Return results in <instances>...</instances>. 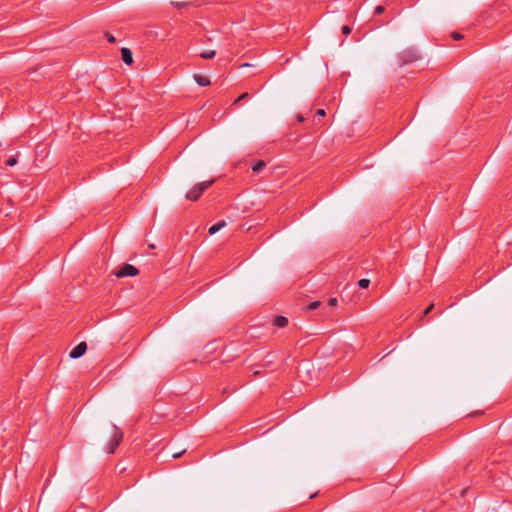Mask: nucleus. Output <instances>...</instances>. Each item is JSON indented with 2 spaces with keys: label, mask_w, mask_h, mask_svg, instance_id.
<instances>
[{
  "label": "nucleus",
  "mask_w": 512,
  "mask_h": 512,
  "mask_svg": "<svg viewBox=\"0 0 512 512\" xmlns=\"http://www.w3.org/2000/svg\"><path fill=\"white\" fill-rule=\"evenodd\" d=\"M110 433H111V439L107 442L105 449L108 453L111 454V453H114L116 448L122 442L123 432L117 425L111 424L110 425Z\"/></svg>",
  "instance_id": "nucleus-1"
},
{
  "label": "nucleus",
  "mask_w": 512,
  "mask_h": 512,
  "mask_svg": "<svg viewBox=\"0 0 512 512\" xmlns=\"http://www.w3.org/2000/svg\"><path fill=\"white\" fill-rule=\"evenodd\" d=\"M214 180L204 181L195 184L185 195V198L189 201H196L200 198V196L207 190L212 184Z\"/></svg>",
  "instance_id": "nucleus-2"
},
{
  "label": "nucleus",
  "mask_w": 512,
  "mask_h": 512,
  "mask_svg": "<svg viewBox=\"0 0 512 512\" xmlns=\"http://www.w3.org/2000/svg\"><path fill=\"white\" fill-rule=\"evenodd\" d=\"M418 58L419 57H418L417 51L413 50V49H409V50L402 52L399 55V64L402 66L407 63H412V62H415Z\"/></svg>",
  "instance_id": "nucleus-3"
},
{
  "label": "nucleus",
  "mask_w": 512,
  "mask_h": 512,
  "mask_svg": "<svg viewBox=\"0 0 512 512\" xmlns=\"http://www.w3.org/2000/svg\"><path fill=\"white\" fill-rule=\"evenodd\" d=\"M139 274V269L131 264H124L115 275L118 278L127 277V276H136Z\"/></svg>",
  "instance_id": "nucleus-4"
},
{
  "label": "nucleus",
  "mask_w": 512,
  "mask_h": 512,
  "mask_svg": "<svg viewBox=\"0 0 512 512\" xmlns=\"http://www.w3.org/2000/svg\"><path fill=\"white\" fill-rule=\"evenodd\" d=\"M87 350V344L86 342H80L78 345H76L70 352V358L77 359L85 354Z\"/></svg>",
  "instance_id": "nucleus-5"
},
{
  "label": "nucleus",
  "mask_w": 512,
  "mask_h": 512,
  "mask_svg": "<svg viewBox=\"0 0 512 512\" xmlns=\"http://www.w3.org/2000/svg\"><path fill=\"white\" fill-rule=\"evenodd\" d=\"M121 56H122V60L123 62L126 64V65H131L133 63V56H132V52L129 48H122L121 49Z\"/></svg>",
  "instance_id": "nucleus-6"
},
{
  "label": "nucleus",
  "mask_w": 512,
  "mask_h": 512,
  "mask_svg": "<svg viewBox=\"0 0 512 512\" xmlns=\"http://www.w3.org/2000/svg\"><path fill=\"white\" fill-rule=\"evenodd\" d=\"M194 80L196 81V83L199 86H203V87L209 86L211 84V82H210L208 77L200 75V74H195L194 75Z\"/></svg>",
  "instance_id": "nucleus-7"
},
{
  "label": "nucleus",
  "mask_w": 512,
  "mask_h": 512,
  "mask_svg": "<svg viewBox=\"0 0 512 512\" xmlns=\"http://www.w3.org/2000/svg\"><path fill=\"white\" fill-rule=\"evenodd\" d=\"M273 325L278 328H284L288 325V319L284 316H276Z\"/></svg>",
  "instance_id": "nucleus-8"
},
{
  "label": "nucleus",
  "mask_w": 512,
  "mask_h": 512,
  "mask_svg": "<svg viewBox=\"0 0 512 512\" xmlns=\"http://www.w3.org/2000/svg\"><path fill=\"white\" fill-rule=\"evenodd\" d=\"M225 225H226V222H225L224 220H222V221H220V222H218V223H216V224L212 225V226L209 228L208 232H209V234H210V235H213V234L217 233V232H218L221 228H223Z\"/></svg>",
  "instance_id": "nucleus-9"
},
{
  "label": "nucleus",
  "mask_w": 512,
  "mask_h": 512,
  "mask_svg": "<svg viewBox=\"0 0 512 512\" xmlns=\"http://www.w3.org/2000/svg\"><path fill=\"white\" fill-rule=\"evenodd\" d=\"M266 167V162L263 161V160H258L252 167V170L254 172H260L262 171V169H264Z\"/></svg>",
  "instance_id": "nucleus-10"
},
{
  "label": "nucleus",
  "mask_w": 512,
  "mask_h": 512,
  "mask_svg": "<svg viewBox=\"0 0 512 512\" xmlns=\"http://www.w3.org/2000/svg\"><path fill=\"white\" fill-rule=\"evenodd\" d=\"M216 55L215 50H207L200 53L202 59H212Z\"/></svg>",
  "instance_id": "nucleus-11"
},
{
  "label": "nucleus",
  "mask_w": 512,
  "mask_h": 512,
  "mask_svg": "<svg viewBox=\"0 0 512 512\" xmlns=\"http://www.w3.org/2000/svg\"><path fill=\"white\" fill-rule=\"evenodd\" d=\"M249 97H250L249 93L244 92L233 102V105H235V106L240 105L242 101L248 100Z\"/></svg>",
  "instance_id": "nucleus-12"
},
{
  "label": "nucleus",
  "mask_w": 512,
  "mask_h": 512,
  "mask_svg": "<svg viewBox=\"0 0 512 512\" xmlns=\"http://www.w3.org/2000/svg\"><path fill=\"white\" fill-rule=\"evenodd\" d=\"M171 5L175 8H185L191 5L190 2H179V1H172Z\"/></svg>",
  "instance_id": "nucleus-13"
},
{
  "label": "nucleus",
  "mask_w": 512,
  "mask_h": 512,
  "mask_svg": "<svg viewBox=\"0 0 512 512\" xmlns=\"http://www.w3.org/2000/svg\"><path fill=\"white\" fill-rule=\"evenodd\" d=\"M369 284H370V280H369V279H365V278H363V279H360V280L358 281V286H359L360 288H362V289H366V288H368V287H369Z\"/></svg>",
  "instance_id": "nucleus-14"
},
{
  "label": "nucleus",
  "mask_w": 512,
  "mask_h": 512,
  "mask_svg": "<svg viewBox=\"0 0 512 512\" xmlns=\"http://www.w3.org/2000/svg\"><path fill=\"white\" fill-rule=\"evenodd\" d=\"M313 115V119L315 120V118H318V119H322L325 115H326V112L324 109H318Z\"/></svg>",
  "instance_id": "nucleus-15"
},
{
  "label": "nucleus",
  "mask_w": 512,
  "mask_h": 512,
  "mask_svg": "<svg viewBox=\"0 0 512 512\" xmlns=\"http://www.w3.org/2000/svg\"><path fill=\"white\" fill-rule=\"evenodd\" d=\"M296 120H297L298 123H307L308 124V121L310 120V117L309 116L304 117L303 115L298 114L296 116Z\"/></svg>",
  "instance_id": "nucleus-16"
},
{
  "label": "nucleus",
  "mask_w": 512,
  "mask_h": 512,
  "mask_svg": "<svg viewBox=\"0 0 512 512\" xmlns=\"http://www.w3.org/2000/svg\"><path fill=\"white\" fill-rule=\"evenodd\" d=\"M310 117V120L308 121V124L309 125H321L320 121L321 119H318V118H315V120L313 119V115L309 116Z\"/></svg>",
  "instance_id": "nucleus-17"
},
{
  "label": "nucleus",
  "mask_w": 512,
  "mask_h": 512,
  "mask_svg": "<svg viewBox=\"0 0 512 512\" xmlns=\"http://www.w3.org/2000/svg\"><path fill=\"white\" fill-rule=\"evenodd\" d=\"M16 164H17V158H16V157H14V156H12V157H10V158H8V159L6 160V165H7V166H14V165H16Z\"/></svg>",
  "instance_id": "nucleus-18"
},
{
  "label": "nucleus",
  "mask_w": 512,
  "mask_h": 512,
  "mask_svg": "<svg viewBox=\"0 0 512 512\" xmlns=\"http://www.w3.org/2000/svg\"><path fill=\"white\" fill-rule=\"evenodd\" d=\"M321 305V302L320 301H314L312 303L309 304V306L307 307L308 310H315L317 309L319 306Z\"/></svg>",
  "instance_id": "nucleus-19"
},
{
  "label": "nucleus",
  "mask_w": 512,
  "mask_h": 512,
  "mask_svg": "<svg viewBox=\"0 0 512 512\" xmlns=\"http://www.w3.org/2000/svg\"><path fill=\"white\" fill-rule=\"evenodd\" d=\"M105 37H106L107 41L110 43H114L116 41L115 37L108 32L105 33Z\"/></svg>",
  "instance_id": "nucleus-20"
},
{
  "label": "nucleus",
  "mask_w": 512,
  "mask_h": 512,
  "mask_svg": "<svg viewBox=\"0 0 512 512\" xmlns=\"http://www.w3.org/2000/svg\"><path fill=\"white\" fill-rule=\"evenodd\" d=\"M433 308H434V304H430V305H429V306H428V307L423 311L422 318H423L424 316H426L427 314H429V313L432 311V309H433Z\"/></svg>",
  "instance_id": "nucleus-21"
},
{
  "label": "nucleus",
  "mask_w": 512,
  "mask_h": 512,
  "mask_svg": "<svg viewBox=\"0 0 512 512\" xmlns=\"http://www.w3.org/2000/svg\"><path fill=\"white\" fill-rule=\"evenodd\" d=\"M341 30L344 35H349L351 33V28L347 25H344Z\"/></svg>",
  "instance_id": "nucleus-22"
},
{
  "label": "nucleus",
  "mask_w": 512,
  "mask_h": 512,
  "mask_svg": "<svg viewBox=\"0 0 512 512\" xmlns=\"http://www.w3.org/2000/svg\"><path fill=\"white\" fill-rule=\"evenodd\" d=\"M384 10H385V8H384L383 6H377V7L375 8L374 13H375L376 15H379V14H382V13L384 12Z\"/></svg>",
  "instance_id": "nucleus-23"
},
{
  "label": "nucleus",
  "mask_w": 512,
  "mask_h": 512,
  "mask_svg": "<svg viewBox=\"0 0 512 512\" xmlns=\"http://www.w3.org/2000/svg\"><path fill=\"white\" fill-rule=\"evenodd\" d=\"M452 38H453L454 40H460V39H462V38H463V36H462L460 33H458V32H454V33L452 34Z\"/></svg>",
  "instance_id": "nucleus-24"
},
{
  "label": "nucleus",
  "mask_w": 512,
  "mask_h": 512,
  "mask_svg": "<svg viewBox=\"0 0 512 512\" xmlns=\"http://www.w3.org/2000/svg\"><path fill=\"white\" fill-rule=\"evenodd\" d=\"M329 306H336L337 305V299L336 298H330L328 301Z\"/></svg>",
  "instance_id": "nucleus-25"
},
{
  "label": "nucleus",
  "mask_w": 512,
  "mask_h": 512,
  "mask_svg": "<svg viewBox=\"0 0 512 512\" xmlns=\"http://www.w3.org/2000/svg\"><path fill=\"white\" fill-rule=\"evenodd\" d=\"M185 451H186V450L184 449V450H182V451H180V452L174 453V454H173V458H175V459H176V458L181 457V456L185 453Z\"/></svg>",
  "instance_id": "nucleus-26"
},
{
  "label": "nucleus",
  "mask_w": 512,
  "mask_h": 512,
  "mask_svg": "<svg viewBox=\"0 0 512 512\" xmlns=\"http://www.w3.org/2000/svg\"><path fill=\"white\" fill-rule=\"evenodd\" d=\"M260 374H261V372H260V371H254V372H253V376H254V377L259 376Z\"/></svg>",
  "instance_id": "nucleus-27"
},
{
  "label": "nucleus",
  "mask_w": 512,
  "mask_h": 512,
  "mask_svg": "<svg viewBox=\"0 0 512 512\" xmlns=\"http://www.w3.org/2000/svg\"><path fill=\"white\" fill-rule=\"evenodd\" d=\"M248 66H250L249 63H245V64L241 65V67H248Z\"/></svg>",
  "instance_id": "nucleus-28"
},
{
  "label": "nucleus",
  "mask_w": 512,
  "mask_h": 512,
  "mask_svg": "<svg viewBox=\"0 0 512 512\" xmlns=\"http://www.w3.org/2000/svg\"><path fill=\"white\" fill-rule=\"evenodd\" d=\"M149 248H150V249H154V248H155V245H154V244H150V245H149Z\"/></svg>",
  "instance_id": "nucleus-29"
}]
</instances>
